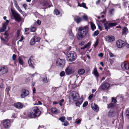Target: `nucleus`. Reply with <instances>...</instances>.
Listing matches in <instances>:
<instances>
[{
    "instance_id": "49530a36",
    "label": "nucleus",
    "mask_w": 129,
    "mask_h": 129,
    "mask_svg": "<svg viewBox=\"0 0 129 129\" xmlns=\"http://www.w3.org/2000/svg\"><path fill=\"white\" fill-rule=\"evenodd\" d=\"M88 104V102L87 101L85 102L83 105V107H85Z\"/></svg>"
},
{
    "instance_id": "338daca9",
    "label": "nucleus",
    "mask_w": 129,
    "mask_h": 129,
    "mask_svg": "<svg viewBox=\"0 0 129 129\" xmlns=\"http://www.w3.org/2000/svg\"><path fill=\"white\" fill-rule=\"evenodd\" d=\"M36 91V89L35 88H34L33 89V93H35V91Z\"/></svg>"
},
{
    "instance_id": "8fccbe9b",
    "label": "nucleus",
    "mask_w": 129,
    "mask_h": 129,
    "mask_svg": "<svg viewBox=\"0 0 129 129\" xmlns=\"http://www.w3.org/2000/svg\"><path fill=\"white\" fill-rule=\"evenodd\" d=\"M93 94H91L90 95L88 98V99L89 100H91V99L93 97Z\"/></svg>"
},
{
    "instance_id": "c756f323",
    "label": "nucleus",
    "mask_w": 129,
    "mask_h": 129,
    "mask_svg": "<svg viewBox=\"0 0 129 129\" xmlns=\"http://www.w3.org/2000/svg\"><path fill=\"white\" fill-rule=\"evenodd\" d=\"M90 23L91 29L93 30L95 28V25L92 22H91Z\"/></svg>"
},
{
    "instance_id": "dca6fc26",
    "label": "nucleus",
    "mask_w": 129,
    "mask_h": 129,
    "mask_svg": "<svg viewBox=\"0 0 129 129\" xmlns=\"http://www.w3.org/2000/svg\"><path fill=\"white\" fill-rule=\"evenodd\" d=\"M3 125L5 128H8L10 126V121L8 119L5 120L3 122Z\"/></svg>"
},
{
    "instance_id": "c9c22d12",
    "label": "nucleus",
    "mask_w": 129,
    "mask_h": 129,
    "mask_svg": "<svg viewBox=\"0 0 129 129\" xmlns=\"http://www.w3.org/2000/svg\"><path fill=\"white\" fill-rule=\"evenodd\" d=\"M126 114L127 118L129 119V109H128L126 111Z\"/></svg>"
},
{
    "instance_id": "423d86ee",
    "label": "nucleus",
    "mask_w": 129,
    "mask_h": 129,
    "mask_svg": "<svg viewBox=\"0 0 129 129\" xmlns=\"http://www.w3.org/2000/svg\"><path fill=\"white\" fill-rule=\"evenodd\" d=\"M117 24V23L106 22L104 24L105 28L108 31V29H110L111 27H112L114 26H115Z\"/></svg>"
},
{
    "instance_id": "bb28decb",
    "label": "nucleus",
    "mask_w": 129,
    "mask_h": 129,
    "mask_svg": "<svg viewBox=\"0 0 129 129\" xmlns=\"http://www.w3.org/2000/svg\"><path fill=\"white\" fill-rule=\"evenodd\" d=\"M78 6L80 7H82L86 9H88V8L86 6L85 4L84 3H82V4L78 3Z\"/></svg>"
},
{
    "instance_id": "e433bc0d",
    "label": "nucleus",
    "mask_w": 129,
    "mask_h": 129,
    "mask_svg": "<svg viewBox=\"0 0 129 129\" xmlns=\"http://www.w3.org/2000/svg\"><path fill=\"white\" fill-rule=\"evenodd\" d=\"M65 117L64 116L62 117L59 118V120H60L62 122H63L65 119Z\"/></svg>"
},
{
    "instance_id": "2eb2a0df",
    "label": "nucleus",
    "mask_w": 129,
    "mask_h": 129,
    "mask_svg": "<svg viewBox=\"0 0 129 129\" xmlns=\"http://www.w3.org/2000/svg\"><path fill=\"white\" fill-rule=\"evenodd\" d=\"M114 37L112 36H108L106 38V40L109 42H111L115 40Z\"/></svg>"
},
{
    "instance_id": "79ce46f5",
    "label": "nucleus",
    "mask_w": 129,
    "mask_h": 129,
    "mask_svg": "<svg viewBox=\"0 0 129 129\" xmlns=\"http://www.w3.org/2000/svg\"><path fill=\"white\" fill-rule=\"evenodd\" d=\"M69 35L71 37V38H74V35H73V33L71 31H69Z\"/></svg>"
},
{
    "instance_id": "0e129e2a",
    "label": "nucleus",
    "mask_w": 129,
    "mask_h": 129,
    "mask_svg": "<svg viewBox=\"0 0 129 129\" xmlns=\"http://www.w3.org/2000/svg\"><path fill=\"white\" fill-rule=\"evenodd\" d=\"M67 119L68 120H72V118L69 117H68L67 118Z\"/></svg>"
},
{
    "instance_id": "5701e85b",
    "label": "nucleus",
    "mask_w": 129,
    "mask_h": 129,
    "mask_svg": "<svg viewBox=\"0 0 129 129\" xmlns=\"http://www.w3.org/2000/svg\"><path fill=\"white\" fill-rule=\"evenodd\" d=\"M92 73L95 75L96 78L99 77V75L96 68H95L94 69V70L92 72Z\"/></svg>"
},
{
    "instance_id": "ddd939ff",
    "label": "nucleus",
    "mask_w": 129,
    "mask_h": 129,
    "mask_svg": "<svg viewBox=\"0 0 129 129\" xmlns=\"http://www.w3.org/2000/svg\"><path fill=\"white\" fill-rule=\"evenodd\" d=\"M29 94V91L27 90L23 89L22 90V93L21 95V98H23L27 96Z\"/></svg>"
},
{
    "instance_id": "a211bd4d",
    "label": "nucleus",
    "mask_w": 129,
    "mask_h": 129,
    "mask_svg": "<svg viewBox=\"0 0 129 129\" xmlns=\"http://www.w3.org/2000/svg\"><path fill=\"white\" fill-rule=\"evenodd\" d=\"M91 107L92 109L94 111L97 112L98 111L99 109L98 105L96 104H92L91 105Z\"/></svg>"
},
{
    "instance_id": "f257e3e1",
    "label": "nucleus",
    "mask_w": 129,
    "mask_h": 129,
    "mask_svg": "<svg viewBox=\"0 0 129 129\" xmlns=\"http://www.w3.org/2000/svg\"><path fill=\"white\" fill-rule=\"evenodd\" d=\"M78 30L79 32L78 34L77 38L78 39L83 38L84 36L88 33V28L87 26H85L82 28L81 27H79Z\"/></svg>"
},
{
    "instance_id": "680f3d73",
    "label": "nucleus",
    "mask_w": 129,
    "mask_h": 129,
    "mask_svg": "<svg viewBox=\"0 0 129 129\" xmlns=\"http://www.w3.org/2000/svg\"><path fill=\"white\" fill-rule=\"evenodd\" d=\"M86 48H87L86 46L85 45L84 47H81V49H84Z\"/></svg>"
},
{
    "instance_id": "4be33fe9",
    "label": "nucleus",
    "mask_w": 129,
    "mask_h": 129,
    "mask_svg": "<svg viewBox=\"0 0 129 129\" xmlns=\"http://www.w3.org/2000/svg\"><path fill=\"white\" fill-rule=\"evenodd\" d=\"M115 115V113L113 110H111L109 112L108 116L109 117H113Z\"/></svg>"
},
{
    "instance_id": "774afa93",
    "label": "nucleus",
    "mask_w": 129,
    "mask_h": 129,
    "mask_svg": "<svg viewBox=\"0 0 129 129\" xmlns=\"http://www.w3.org/2000/svg\"><path fill=\"white\" fill-rule=\"evenodd\" d=\"M23 6L24 8H25L27 6V5L25 4H24L23 5Z\"/></svg>"
},
{
    "instance_id": "1a4fd4ad",
    "label": "nucleus",
    "mask_w": 129,
    "mask_h": 129,
    "mask_svg": "<svg viewBox=\"0 0 129 129\" xmlns=\"http://www.w3.org/2000/svg\"><path fill=\"white\" fill-rule=\"evenodd\" d=\"M121 67L123 70H126L129 69V62L127 61H124L122 63Z\"/></svg>"
},
{
    "instance_id": "6e6552de",
    "label": "nucleus",
    "mask_w": 129,
    "mask_h": 129,
    "mask_svg": "<svg viewBox=\"0 0 129 129\" xmlns=\"http://www.w3.org/2000/svg\"><path fill=\"white\" fill-rule=\"evenodd\" d=\"M8 71V69L7 67H0V75H2L6 73Z\"/></svg>"
},
{
    "instance_id": "a878e982",
    "label": "nucleus",
    "mask_w": 129,
    "mask_h": 129,
    "mask_svg": "<svg viewBox=\"0 0 129 129\" xmlns=\"http://www.w3.org/2000/svg\"><path fill=\"white\" fill-rule=\"evenodd\" d=\"M85 72V70L84 69H79L78 71V73L79 75H83Z\"/></svg>"
},
{
    "instance_id": "4468645a",
    "label": "nucleus",
    "mask_w": 129,
    "mask_h": 129,
    "mask_svg": "<svg viewBox=\"0 0 129 129\" xmlns=\"http://www.w3.org/2000/svg\"><path fill=\"white\" fill-rule=\"evenodd\" d=\"M9 22V21L8 20H6V22L3 24V27L1 28L0 29V32H3L5 30L7 27V25Z\"/></svg>"
},
{
    "instance_id": "37998d69",
    "label": "nucleus",
    "mask_w": 129,
    "mask_h": 129,
    "mask_svg": "<svg viewBox=\"0 0 129 129\" xmlns=\"http://www.w3.org/2000/svg\"><path fill=\"white\" fill-rule=\"evenodd\" d=\"M65 74V73L64 72V71H62L60 73V76L61 77L63 76H64Z\"/></svg>"
},
{
    "instance_id": "3c124183",
    "label": "nucleus",
    "mask_w": 129,
    "mask_h": 129,
    "mask_svg": "<svg viewBox=\"0 0 129 129\" xmlns=\"http://www.w3.org/2000/svg\"><path fill=\"white\" fill-rule=\"evenodd\" d=\"M20 32L19 30L17 31L16 35V36L17 38L20 35Z\"/></svg>"
},
{
    "instance_id": "f8f14e48",
    "label": "nucleus",
    "mask_w": 129,
    "mask_h": 129,
    "mask_svg": "<svg viewBox=\"0 0 129 129\" xmlns=\"http://www.w3.org/2000/svg\"><path fill=\"white\" fill-rule=\"evenodd\" d=\"M14 5L15 7L16 8V9L18 10V11L21 14H23V16H24L25 14V13L24 12L22 11L20 8L19 7V6L18 4L16 2H14Z\"/></svg>"
},
{
    "instance_id": "39448f33",
    "label": "nucleus",
    "mask_w": 129,
    "mask_h": 129,
    "mask_svg": "<svg viewBox=\"0 0 129 129\" xmlns=\"http://www.w3.org/2000/svg\"><path fill=\"white\" fill-rule=\"evenodd\" d=\"M78 94L75 91H73L72 92L71 98L70 99V101L72 102L77 101L79 99Z\"/></svg>"
},
{
    "instance_id": "5fc2aeb1",
    "label": "nucleus",
    "mask_w": 129,
    "mask_h": 129,
    "mask_svg": "<svg viewBox=\"0 0 129 129\" xmlns=\"http://www.w3.org/2000/svg\"><path fill=\"white\" fill-rule=\"evenodd\" d=\"M91 43L90 42H88L87 44L85 45V46H86V47H89L91 45Z\"/></svg>"
},
{
    "instance_id": "bf43d9fd",
    "label": "nucleus",
    "mask_w": 129,
    "mask_h": 129,
    "mask_svg": "<svg viewBox=\"0 0 129 129\" xmlns=\"http://www.w3.org/2000/svg\"><path fill=\"white\" fill-rule=\"evenodd\" d=\"M41 21L40 20H38L37 21V23L39 25H40L41 24Z\"/></svg>"
},
{
    "instance_id": "473e14b6",
    "label": "nucleus",
    "mask_w": 129,
    "mask_h": 129,
    "mask_svg": "<svg viewBox=\"0 0 129 129\" xmlns=\"http://www.w3.org/2000/svg\"><path fill=\"white\" fill-rule=\"evenodd\" d=\"M19 62L21 65H22L23 63V60L22 58L19 57L18 58Z\"/></svg>"
},
{
    "instance_id": "58836bf2",
    "label": "nucleus",
    "mask_w": 129,
    "mask_h": 129,
    "mask_svg": "<svg viewBox=\"0 0 129 129\" xmlns=\"http://www.w3.org/2000/svg\"><path fill=\"white\" fill-rule=\"evenodd\" d=\"M82 102V101H80V102H77L76 103V106H79L81 105Z\"/></svg>"
},
{
    "instance_id": "2f4dec72",
    "label": "nucleus",
    "mask_w": 129,
    "mask_h": 129,
    "mask_svg": "<svg viewBox=\"0 0 129 129\" xmlns=\"http://www.w3.org/2000/svg\"><path fill=\"white\" fill-rule=\"evenodd\" d=\"M99 34V31L97 30L95 31L94 33L92 34V36L93 37L97 36Z\"/></svg>"
},
{
    "instance_id": "7c9ffc66",
    "label": "nucleus",
    "mask_w": 129,
    "mask_h": 129,
    "mask_svg": "<svg viewBox=\"0 0 129 129\" xmlns=\"http://www.w3.org/2000/svg\"><path fill=\"white\" fill-rule=\"evenodd\" d=\"M54 13L56 15H58L60 13V11L57 9H55L54 10Z\"/></svg>"
},
{
    "instance_id": "f704fd0d",
    "label": "nucleus",
    "mask_w": 129,
    "mask_h": 129,
    "mask_svg": "<svg viewBox=\"0 0 129 129\" xmlns=\"http://www.w3.org/2000/svg\"><path fill=\"white\" fill-rule=\"evenodd\" d=\"M115 106V104L114 103H111L110 104L108 105V108H111Z\"/></svg>"
},
{
    "instance_id": "7ed1b4c3",
    "label": "nucleus",
    "mask_w": 129,
    "mask_h": 129,
    "mask_svg": "<svg viewBox=\"0 0 129 129\" xmlns=\"http://www.w3.org/2000/svg\"><path fill=\"white\" fill-rule=\"evenodd\" d=\"M12 16L15 20L18 22H19L22 20V17L16 11L12 9H11Z\"/></svg>"
},
{
    "instance_id": "864d4df0",
    "label": "nucleus",
    "mask_w": 129,
    "mask_h": 129,
    "mask_svg": "<svg viewBox=\"0 0 129 129\" xmlns=\"http://www.w3.org/2000/svg\"><path fill=\"white\" fill-rule=\"evenodd\" d=\"M16 55L15 54H13L12 56V59L13 60H15L16 58Z\"/></svg>"
},
{
    "instance_id": "69168bd1",
    "label": "nucleus",
    "mask_w": 129,
    "mask_h": 129,
    "mask_svg": "<svg viewBox=\"0 0 129 129\" xmlns=\"http://www.w3.org/2000/svg\"><path fill=\"white\" fill-rule=\"evenodd\" d=\"M98 27L100 30H102V27L98 25Z\"/></svg>"
},
{
    "instance_id": "6e6d98bb",
    "label": "nucleus",
    "mask_w": 129,
    "mask_h": 129,
    "mask_svg": "<svg viewBox=\"0 0 129 129\" xmlns=\"http://www.w3.org/2000/svg\"><path fill=\"white\" fill-rule=\"evenodd\" d=\"M100 21L103 23H104L106 21V19H105L103 20H100Z\"/></svg>"
},
{
    "instance_id": "a19ab883",
    "label": "nucleus",
    "mask_w": 129,
    "mask_h": 129,
    "mask_svg": "<svg viewBox=\"0 0 129 129\" xmlns=\"http://www.w3.org/2000/svg\"><path fill=\"white\" fill-rule=\"evenodd\" d=\"M82 17L85 20L87 21V20L88 17L86 15H83Z\"/></svg>"
},
{
    "instance_id": "b1692460",
    "label": "nucleus",
    "mask_w": 129,
    "mask_h": 129,
    "mask_svg": "<svg viewBox=\"0 0 129 129\" xmlns=\"http://www.w3.org/2000/svg\"><path fill=\"white\" fill-rule=\"evenodd\" d=\"M35 38L37 39V38H35V37H33L31 40L30 42V44L31 45H33L36 43V42L35 41Z\"/></svg>"
},
{
    "instance_id": "4d7b16f0",
    "label": "nucleus",
    "mask_w": 129,
    "mask_h": 129,
    "mask_svg": "<svg viewBox=\"0 0 129 129\" xmlns=\"http://www.w3.org/2000/svg\"><path fill=\"white\" fill-rule=\"evenodd\" d=\"M109 54L110 55V56L111 57H113L114 56V55L113 53H111V52H110L109 53Z\"/></svg>"
},
{
    "instance_id": "c85d7f7f",
    "label": "nucleus",
    "mask_w": 129,
    "mask_h": 129,
    "mask_svg": "<svg viewBox=\"0 0 129 129\" xmlns=\"http://www.w3.org/2000/svg\"><path fill=\"white\" fill-rule=\"evenodd\" d=\"M57 109L55 108H52L51 109V112L53 113H56L57 112Z\"/></svg>"
},
{
    "instance_id": "9d476101",
    "label": "nucleus",
    "mask_w": 129,
    "mask_h": 129,
    "mask_svg": "<svg viewBox=\"0 0 129 129\" xmlns=\"http://www.w3.org/2000/svg\"><path fill=\"white\" fill-rule=\"evenodd\" d=\"M116 45L118 48H121L125 46V43L122 40H119L117 41Z\"/></svg>"
},
{
    "instance_id": "e2e57ef3",
    "label": "nucleus",
    "mask_w": 129,
    "mask_h": 129,
    "mask_svg": "<svg viewBox=\"0 0 129 129\" xmlns=\"http://www.w3.org/2000/svg\"><path fill=\"white\" fill-rule=\"evenodd\" d=\"M84 44V42L83 41H82L79 44V45L81 46H82V45H83Z\"/></svg>"
},
{
    "instance_id": "4c0bfd02",
    "label": "nucleus",
    "mask_w": 129,
    "mask_h": 129,
    "mask_svg": "<svg viewBox=\"0 0 129 129\" xmlns=\"http://www.w3.org/2000/svg\"><path fill=\"white\" fill-rule=\"evenodd\" d=\"M36 29L35 27H32L30 28V31L34 32L36 31Z\"/></svg>"
},
{
    "instance_id": "f3484780",
    "label": "nucleus",
    "mask_w": 129,
    "mask_h": 129,
    "mask_svg": "<svg viewBox=\"0 0 129 129\" xmlns=\"http://www.w3.org/2000/svg\"><path fill=\"white\" fill-rule=\"evenodd\" d=\"M110 86V85L108 83L106 82L104 84L101 85V87L102 89L104 90L107 89Z\"/></svg>"
},
{
    "instance_id": "052dcab7",
    "label": "nucleus",
    "mask_w": 129,
    "mask_h": 129,
    "mask_svg": "<svg viewBox=\"0 0 129 129\" xmlns=\"http://www.w3.org/2000/svg\"><path fill=\"white\" fill-rule=\"evenodd\" d=\"M98 56L101 57H102L103 56V54L102 53H101L98 54Z\"/></svg>"
},
{
    "instance_id": "09e8293b",
    "label": "nucleus",
    "mask_w": 129,
    "mask_h": 129,
    "mask_svg": "<svg viewBox=\"0 0 129 129\" xmlns=\"http://www.w3.org/2000/svg\"><path fill=\"white\" fill-rule=\"evenodd\" d=\"M112 101L114 103H116L117 102L116 100V99H115L114 97H112Z\"/></svg>"
},
{
    "instance_id": "72a5a7b5",
    "label": "nucleus",
    "mask_w": 129,
    "mask_h": 129,
    "mask_svg": "<svg viewBox=\"0 0 129 129\" xmlns=\"http://www.w3.org/2000/svg\"><path fill=\"white\" fill-rule=\"evenodd\" d=\"M33 37H35L37 39L35 38V41L36 42H39L40 39V38L37 36H35Z\"/></svg>"
},
{
    "instance_id": "0eeeda50",
    "label": "nucleus",
    "mask_w": 129,
    "mask_h": 129,
    "mask_svg": "<svg viewBox=\"0 0 129 129\" xmlns=\"http://www.w3.org/2000/svg\"><path fill=\"white\" fill-rule=\"evenodd\" d=\"M65 63V62L64 60L58 58L56 61V64L57 66L62 68L64 66Z\"/></svg>"
},
{
    "instance_id": "a18cd8bd",
    "label": "nucleus",
    "mask_w": 129,
    "mask_h": 129,
    "mask_svg": "<svg viewBox=\"0 0 129 129\" xmlns=\"http://www.w3.org/2000/svg\"><path fill=\"white\" fill-rule=\"evenodd\" d=\"M1 40L2 41V42L4 43H5V42H6V40L4 39L2 37L1 38Z\"/></svg>"
},
{
    "instance_id": "c03bdc74",
    "label": "nucleus",
    "mask_w": 129,
    "mask_h": 129,
    "mask_svg": "<svg viewBox=\"0 0 129 129\" xmlns=\"http://www.w3.org/2000/svg\"><path fill=\"white\" fill-rule=\"evenodd\" d=\"M99 41L98 40H97L96 42L93 45V46L94 48H95L98 44Z\"/></svg>"
},
{
    "instance_id": "f03ea898",
    "label": "nucleus",
    "mask_w": 129,
    "mask_h": 129,
    "mask_svg": "<svg viewBox=\"0 0 129 129\" xmlns=\"http://www.w3.org/2000/svg\"><path fill=\"white\" fill-rule=\"evenodd\" d=\"M41 113L37 107H34L32 109L31 112L29 113L28 114V116L31 118H34L39 116Z\"/></svg>"
},
{
    "instance_id": "cd10ccee",
    "label": "nucleus",
    "mask_w": 129,
    "mask_h": 129,
    "mask_svg": "<svg viewBox=\"0 0 129 129\" xmlns=\"http://www.w3.org/2000/svg\"><path fill=\"white\" fill-rule=\"evenodd\" d=\"M42 81L44 83H46L48 82V81L47 80V77L45 76L42 79Z\"/></svg>"
},
{
    "instance_id": "412c9836",
    "label": "nucleus",
    "mask_w": 129,
    "mask_h": 129,
    "mask_svg": "<svg viewBox=\"0 0 129 129\" xmlns=\"http://www.w3.org/2000/svg\"><path fill=\"white\" fill-rule=\"evenodd\" d=\"M14 106L18 108H22V105L19 102L15 103L14 104Z\"/></svg>"
},
{
    "instance_id": "6ab92c4d",
    "label": "nucleus",
    "mask_w": 129,
    "mask_h": 129,
    "mask_svg": "<svg viewBox=\"0 0 129 129\" xmlns=\"http://www.w3.org/2000/svg\"><path fill=\"white\" fill-rule=\"evenodd\" d=\"M74 21L78 24L82 21V19L78 16H76L74 18Z\"/></svg>"
},
{
    "instance_id": "9b49d317",
    "label": "nucleus",
    "mask_w": 129,
    "mask_h": 129,
    "mask_svg": "<svg viewBox=\"0 0 129 129\" xmlns=\"http://www.w3.org/2000/svg\"><path fill=\"white\" fill-rule=\"evenodd\" d=\"M66 73L67 75L73 73L74 71L73 69L71 67H68L65 70Z\"/></svg>"
},
{
    "instance_id": "393cba45",
    "label": "nucleus",
    "mask_w": 129,
    "mask_h": 129,
    "mask_svg": "<svg viewBox=\"0 0 129 129\" xmlns=\"http://www.w3.org/2000/svg\"><path fill=\"white\" fill-rule=\"evenodd\" d=\"M122 33L123 35H125L128 33V29L126 27H124L122 30Z\"/></svg>"
},
{
    "instance_id": "603ef678",
    "label": "nucleus",
    "mask_w": 129,
    "mask_h": 129,
    "mask_svg": "<svg viewBox=\"0 0 129 129\" xmlns=\"http://www.w3.org/2000/svg\"><path fill=\"white\" fill-rule=\"evenodd\" d=\"M81 121V120L80 119L76 120V121L75 122L77 124H79L80 123Z\"/></svg>"
},
{
    "instance_id": "20e7f679",
    "label": "nucleus",
    "mask_w": 129,
    "mask_h": 129,
    "mask_svg": "<svg viewBox=\"0 0 129 129\" xmlns=\"http://www.w3.org/2000/svg\"><path fill=\"white\" fill-rule=\"evenodd\" d=\"M67 56V59L71 61L74 60L76 58V54L73 51L68 52Z\"/></svg>"
},
{
    "instance_id": "ea45409f",
    "label": "nucleus",
    "mask_w": 129,
    "mask_h": 129,
    "mask_svg": "<svg viewBox=\"0 0 129 129\" xmlns=\"http://www.w3.org/2000/svg\"><path fill=\"white\" fill-rule=\"evenodd\" d=\"M64 101V99H62L61 100L59 101L58 103L60 106H61L62 105V103Z\"/></svg>"
},
{
    "instance_id": "aec40b11",
    "label": "nucleus",
    "mask_w": 129,
    "mask_h": 129,
    "mask_svg": "<svg viewBox=\"0 0 129 129\" xmlns=\"http://www.w3.org/2000/svg\"><path fill=\"white\" fill-rule=\"evenodd\" d=\"M33 56H31L30 57L28 61V63L30 67H31L32 68H34V67L33 65L31 62V61L33 59Z\"/></svg>"
},
{
    "instance_id": "de8ad7c7",
    "label": "nucleus",
    "mask_w": 129,
    "mask_h": 129,
    "mask_svg": "<svg viewBox=\"0 0 129 129\" xmlns=\"http://www.w3.org/2000/svg\"><path fill=\"white\" fill-rule=\"evenodd\" d=\"M68 122L66 120H65L64 121L63 125L65 126H67L68 124Z\"/></svg>"
},
{
    "instance_id": "13d9d810",
    "label": "nucleus",
    "mask_w": 129,
    "mask_h": 129,
    "mask_svg": "<svg viewBox=\"0 0 129 129\" xmlns=\"http://www.w3.org/2000/svg\"><path fill=\"white\" fill-rule=\"evenodd\" d=\"M23 37L22 36L21 38L18 41V42H21L23 40Z\"/></svg>"
}]
</instances>
